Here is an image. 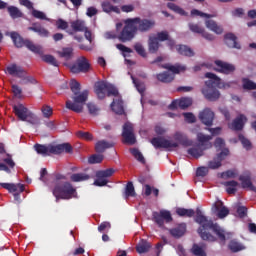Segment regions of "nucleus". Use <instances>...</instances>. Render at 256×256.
I'll list each match as a JSON object with an SVG mask.
<instances>
[{
	"instance_id": "nucleus-1",
	"label": "nucleus",
	"mask_w": 256,
	"mask_h": 256,
	"mask_svg": "<svg viewBox=\"0 0 256 256\" xmlns=\"http://www.w3.org/2000/svg\"><path fill=\"white\" fill-rule=\"evenodd\" d=\"M195 223H198L199 228L197 233L200 235L203 241H208L209 243H215L217 237L221 243H225L227 238L225 237V230L219 226V224L214 223L213 220H208L201 209H196V216L194 218ZM212 231L217 237L211 234Z\"/></svg>"
},
{
	"instance_id": "nucleus-2",
	"label": "nucleus",
	"mask_w": 256,
	"mask_h": 256,
	"mask_svg": "<svg viewBox=\"0 0 256 256\" xmlns=\"http://www.w3.org/2000/svg\"><path fill=\"white\" fill-rule=\"evenodd\" d=\"M153 27H155L154 20L147 18L141 19L139 17L128 18L124 20V27L118 35V39L121 43L133 41L135 35H137V31L140 33H147L148 31H151Z\"/></svg>"
},
{
	"instance_id": "nucleus-3",
	"label": "nucleus",
	"mask_w": 256,
	"mask_h": 256,
	"mask_svg": "<svg viewBox=\"0 0 256 256\" xmlns=\"http://www.w3.org/2000/svg\"><path fill=\"white\" fill-rule=\"evenodd\" d=\"M206 80L204 87L201 89V93L204 99L207 101L215 102L221 99V92L219 89H230L231 85L235 82H222L221 78L217 74L212 72H207L205 74Z\"/></svg>"
},
{
	"instance_id": "nucleus-4",
	"label": "nucleus",
	"mask_w": 256,
	"mask_h": 256,
	"mask_svg": "<svg viewBox=\"0 0 256 256\" xmlns=\"http://www.w3.org/2000/svg\"><path fill=\"white\" fill-rule=\"evenodd\" d=\"M173 137L176 142L167 140L165 137L158 136L152 138L150 143L156 149H166L167 151L177 149L179 144L183 145V147H191V145H193V141L189 140L187 135H185L183 132H176Z\"/></svg>"
},
{
	"instance_id": "nucleus-5",
	"label": "nucleus",
	"mask_w": 256,
	"mask_h": 256,
	"mask_svg": "<svg viewBox=\"0 0 256 256\" xmlns=\"http://www.w3.org/2000/svg\"><path fill=\"white\" fill-rule=\"evenodd\" d=\"M65 180V175L56 174L53 180L54 188L52 193L56 199H73L77 190L73 185Z\"/></svg>"
},
{
	"instance_id": "nucleus-6",
	"label": "nucleus",
	"mask_w": 256,
	"mask_h": 256,
	"mask_svg": "<svg viewBox=\"0 0 256 256\" xmlns=\"http://www.w3.org/2000/svg\"><path fill=\"white\" fill-rule=\"evenodd\" d=\"M34 151L42 157H49L50 155H61V153H73V146L69 143L63 144H35Z\"/></svg>"
},
{
	"instance_id": "nucleus-7",
	"label": "nucleus",
	"mask_w": 256,
	"mask_h": 256,
	"mask_svg": "<svg viewBox=\"0 0 256 256\" xmlns=\"http://www.w3.org/2000/svg\"><path fill=\"white\" fill-rule=\"evenodd\" d=\"M212 139V136L199 132L197 134L198 144L187 150L188 155H191V157H194V159L203 157V155H205L204 152L207 151V149H211L213 147V143H211Z\"/></svg>"
},
{
	"instance_id": "nucleus-8",
	"label": "nucleus",
	"mask_w": 256,
	"mask_h": 256,
	"mask_svg": "<svg viewBox=\"0 0 256 256\" xmlns=\"http://www.w3.org/2000/svg\"><path fill=\"white\" fill-rule=\"evenodd\" d=\"M89 99V90H84L82 92H76L72 95V101H66V109L74 111V113H83V106L87 103Z\"/></svg>"
},
{
	"instance_id": "nucleus-9",
	"label": "nucleus",
	"mask_w": 256,
	"mask_h": 256,
	"mask_svg": "<svg viewBox=\"0 0 256 256\" xmlns=\"http://www.w3.org/2000/svg\"><path fill=\"white\" fill-rule=\"evenodd\" d=\"M10 37L17 49H21L22 47H27L29 51L35 53L36 55H43V48L40 45H36L33 41L29 39H23L21 35L17 32H11Z\"/></svg>"
},
{
	"instance_id": "nucleus-10",
	"label": "nucleus",
	"mask_w": 256,
	"mask_h": 256,
	"mask_svg": "<svg viewBox=\"0 0 256 256\" xmlns=\"http://www.w3.org/2000/svg\"><path fill=\"white\" fill-rule=\"evenodd\" d=\"M71 29L66 30V33L68 35H71L75 41H78V43H81L83 41V36L77 35V33H83L84 31H87V26L85 25V21L83 20H74L70 23Z\"/></svg>"
},
{
	"instance_id": "nucleus-11",
	"label": "nucleus",
	"mask_w": 256,
	"mask_h": 256,
	"mask_svg": "<svg viewBox=\"0 0 256 256\" xmlns=\"http://www.w3.org/2000/svg\"><path fill=\"white\" fill-rule=\"evenodd\" d=\"M13 113L19 119V121H27L28 123H32L35 120V114L29 111V108L25 107L23 104H18L13 106Z\"/></svg>"
},
{
	"instance_id": "nucleus-12",
	"label": "nucleus",
	"mask_w": 256,
	"mask_h": 256,
	"mask_svg": "<svg viewBox=\"0 0 256 256\" xmlns=\"http://www.w3.org/2000/svg\"><path fill=\"white\" fill-rule=\"evenodd\" d=\"M113 173H115V169L108 168L106 170H99L96 172V180L94 181V185L96 187H105L107 183H109V177H113Z\"/></svg>"
},
{
	"instance_id": "nucleus-13",
	"label": "nucleus",
	"mask_w": 256,
	"mask_h": 256,
	"mask_svg": "<svg viewBox=\"0 0 256 256\" xmlns=\"http://www.w3.org/2000/svg\"><path fill=\"white\" fill-rule=\"evenodd\" d=\"M122 137L124 139L123 143L126 145H135V143H137V138H135V132L132 123L126 122L123 125Z\"/></svg>"
},
{
	"instance_id": "nucleus-14",
	"label": "nucleus",
	"mask_w": 256,
	"mask_h": 256,
	"mask_svg": "<svg viewBox=\"0 0 256 256\" xmlns=\"http://www.w3.org/2000/svg\"><path fill=\"white\" fill-rule=\"evenodd\" d=\"M229 155V149L224 148L220 153H218L212 160L208 161V169L213 171L219 169L223 165V161L227 159Z\"/></svg>"
},
{
	"instance_id": "nucleus-15",
	"label": "nucleus",
	"mask_w": 256,
	"mask_h": 256,
	"mask_svg": "<svg viewBox=\"0 0 256 256\" xmlns=\"http://www.w3.org/2000/svg\"><path fill=\"white\" fill-rule=\"evenodd\" d=\"M0 187L6 189L9 193H14L15 201L21 203V194L25 191V185L23 184H14V183H0ZM19 191L20 193H17Z\"/></svg>"
},
{
	"instance_id": "nucleus-16",
	"label": "nucleus",
	"mask_w": 256,
	"mask_h": 256,
	"mask_svg": "<svg viewBox=\"0 0 256 256\" xmlns=\"http://www.w3.org/2000/svg\"><path fill=\"white\" fill-rule=\"evenodd\" d=\"M89 69H91V64L85 57L79 58L76 63L70 66L71 73H88Z\"/></svg>"
},
{
	"instance_id": "nucleus-17",
	"label": "nucleus",
	"mask_w": 256,
	"mask_h": 256,
	"mask_svg": "<svg viewBox=\"0 0 256 256\" xmlns=\"http://www.w3.org/2000/svg\"><path fill=\"white\" fill-rule=\"evenodd\" d=\"M214 64L216 65L214 67V71H216L217 73H222L223 75H231L233 73H235V65L229 63V62H225L222 60H216L214 62Z\"/></svg>"
},
{
	"instance_id": "nucleus-18",
	"label": "nucleus",
	"mask_w": 256,
	"mask_h": 256,
	"mask_svg": "<svg viewBox=\"0 0 256 256\" xmlns=\"http://www.w3.org/2000/svg\"><path fill=\"white\" fill-rule=\"evenodd\" d=\"M152 217L158 227H163L166 223H171L173 221V217L171 216V212L167 210H161L160 212H153Z\"/></svg>"
},
{
	"instance_id": "nucleus-19",
	"label": "nucleus",
	"mask_w": 256,
	"mask_h": 256,
	"mask_svg": "<svg viewBox=\"0 0 256 256\" xmlns=\"http://www.w3.org/2000/svg\"><path fill=\"white\" fill-rule=\"evenodd\" d=\"M212 213L218 217V219H225L229 215V208H227L223 201L218 200L212 205Z\"/></svg>"
},
{
	"instance_id": "nucleus-20",
	"label": "nucleus",
	"mask_w": 256,
	"mask_h": 256,
	"mask_svg": "<svg viewBox=\"0 0 256 256\" xmlns=\"http://www.w3.org/2000/svg\"><path fill=\"white\" fill-rule=\"evenodd\" d=\"M6 69H7V72L13 77H18L19 79H26L27 81H31V77H26L27 72H25L23 67L17 64H11Z\"/></svg>"
},
{
	"instance_id": "nucleus-21",
	"label": "nucleus",
	"mask_w": 256,
	"mask_h": 256,
	"mask_svg": "<svg viewBox=\"0 0 256 256\" xmlns=\"http://www.w3.org/2000/svg\"><path fill=\"white\" fill-rule=\"evenodd\" d=\"M199 119L203 125H206V127H211L213 125V121L215 120V112L210 108H205L199 113Z\"/></svg>"
},
{
	"instance_id": "nucleus-22",
	"label": "nucleus",
	"mask_w": 256,
	"mask_h": 256,
	"mask_svg": "<svg viewBox=\"0 0 256 256\" xmlns=\"http://www.w3.org/2000/svg\"><path fill=\"white\" fill-rule=\"evenodd\" d=\"M188 27L190 31H192V33H197L198 35H201L207 41H213L215 39V36L209 34V32H206L205 28L201 27L199 24L189 23Z\"/></svg>"
},
{
	"instance_id": "nucleus-23",
	"label": "nucleus",
	"mask_w": 256,
	"mask_h": 256,
	"mask_svg": "<svg viewBox=\"0 0 256 256\" xmlns=\"http://www.w3.org/2000/svg\"><path fill=\"white\" fill-rule=\"evenodd\" d=\"M20 5L23 7H26V9H32V15L35 17V19H40L41 21H47V16L36 9H33V2L30 0H18Z\"/></svg>"
},
{
	"instance_id": "nucleus-24",
	"label": "nucleus",
	"mask_w": 256,
	"mask_h": 256,
	"mask_svg": "<svg viewBox=\"0 0 256 256\" xmlns=\"http://www.w3.org/2000/svg\"><path fill=\"white\" fill-rule=\"evenodd\" d=\"M245 123H247V117L243 114H240L232 121L231 124L228 125V127L229 129H232V131H243Z\"/></svg>"
},
{
	"instance_id": "nucleus-25",
	"label": "nucleus",
	"mask_w": 256,
	"mask_h": 256,
	"mask_svg": "<svg viewBox=\"0 0 256 256\" xmlns=\"http://www.w3.org/2000/svg\"><path fill=\"white\" fill-rule=\"evenodd\" d=\"M193 105V100L191 98H181L180 100H173L172 103L169 105V109H187Z\"/></svg>"
},
{
	"instance_id": "nucleus-26",
	"label": "nucleus",
	"mask_w": 256,
	"mask_h": 256,
	"mask_svg": "<svg viewBox=\"0 0 256 256\" xmlns=\"http://www.w3.org/2000/svg\"><path fill=\"white\" fill-rule=\"evenodd\" d=\"M108 85H109V83H107L105 81H98L95 83L94 91H95L98 99H105Z\"/></svg>"
},
{
	"instance_id": "nucleus-27",
	"label": "nucleus",
	"mask_w": 256,
	"mask_h": 256,
	"mask_svg": "<svg viewBox=\"0 0 256 256\" xmlns=\"http://www.w3.org/2000/svg\"><path fill=\"white\" fill-rule=\"evenodd\" d=\"M111 109L116 115L125 114V108L123 106V99L121 97L115 98L111 103Z\"/></svg>"
},
{
	"instance_id": "nucleus-28",
	"label": "nucleus",
	"mask_w": 256,
	"mask_h": 256,
	"mask_svg": "<svg viewBox=\"0 0 256 256\" xmlns=\"http://www.w3.org/2000/svg\"><path fill=\"white\" fill-rule=\"evenodd\" d=\"M187 231V224L182 223L176 226L175 228H172L169 230L170 235L172 237H175V239H180V237H183Z\"/></svg>"
},
{
	"instance_id": "nucleus-29",
	"label": "nucleus",
	"mask_w": 256,
	"mask_h": 256,
	"mask_svg": "<svg viewBox=\"0 0 256 256\" xmlns=\"http://www.w3.org/2000/svg\"><path fill=\"white\" fill-rule=\"evenodd\" d=\"M224 41L227 45V47H230L231 49H241V45L237 43V36L233 33H228L224 36Z\"/></svg>"
},
{
	"instance_id": "nucleus-30",
	"label": "nucleus",
	"mask_w": 256,
	"mask_h": 256,
	"mask_svg": "<svg viewBox=\"0 0 256 256\" xmlns=\"http://www.w3.org/2000/svg\"><path fill=\"white\" fill-rule=\"evenodd\" d=\"M112 147H115V143L100 140L95 144V151L96 153H105L106 149H111Z\"/></svg>"
},
{
	"instance_id": "nucleus-31",
	"label": "nucleus",
	"mask_w": 256,
	"mask_h": 256,
	"mask_svg": "<svg viewBox=\"0 0 256 256\" xmlns=\"http://www.w3.org/2000/svg\"><path fill=\"white\" fill-rule=\"evenodd\" d=\"M4 163H0V171L11 174V169H15V161L12 157L4 158Z\"/></svg>"
},
{
	"instance_id": "nucleus-32",
	"label": "nucleus",
	"mask_w": 256,
	"mask_h": 256,
	"mask_svg": "<svg viewBox=\"0 0 256 256\" xmlns=\"http://www.w3.org/2000/svg\"><path fill=\"white\" fill-rule=\"evenodd\" d=\"M205 25L207 29L213 31L214 33H216V35H221V33H223V27L219 26L217 22L212 19H207L205 21Z\"/></svg>"
},
{
	"instance_id": "nucleus-33",
	"label": "nucleus",
	"mask_w": 256,
	"mask_h": 256,
	"mask_svg": "<svg viewBox=\"0 0 256 256\" xmlns=\"http://www.w3.org/2000/svg\"><path fill=\"white\" fill-rule=\"evenodd\" d=\"M222 185L226 187V193H228V195H235V193H237V187H239V182L231 180L222 183Z\"/></svg>"
},
{
	"instance_id": "nucleus-34",
	"label": "nucleus",
	"mask_w": 256,
	"mask_h": 256,
	"mask_svg": "<svg viewBox=\"0 0 256 256\" xmlns=\"http://www.w3.org/2000/svg\"><path fill=\"white\" fill-rule=\"evenodd\" d=\"M101 7L104 13H117V14L121 13V10L119 9V7L113 6V4H111V2L109 1L102 2Z\"/></svg>"
},
{
	"instance_id": "nucleus-35",
	"label": "nucleus",
	"mask_w": 256,
	"mask_h": 256,
	"mask_svg": "<svg viewBox=\"0 0 256 256\" xmlns=\"http://www.w3.org/2000/svg\"><path fill=\"white\" fill-rule=\"evenodd\" d=\"M177 52L179 55H183L184 57H193L195 52L187 45H178L176 46Z\"/></svg>"
},
{
	"instance_id": "nucleus-36",
	"label": "nucleus",
	"mask_w": 256,
	"mask_h": 256,
	"mask_svg": "<svg viewBox=\"0 0 256 256\" xmlns=\"http://www.w3.org/2000/svg\"><path fill=\"white\" fill-rule=\"evenodd\" d=\"M28 30L34 31V33H38L40 37H49V31L43 28L40 24H33V26L29 27Z\"/></svg>"
},
{
	"instance_id": "nucleus-37",
	"label": "nucleus",
	"mask_w": 256,
	"mask_h": 256,
	"mask_svg": "<svg viewBox=\"0 0 256 256\" xmlns=\"http://www.w3.org/2000/svg\"><path fill=\"white\" fill-rule=\"evenodd\" d=\"M156 79L161 83H171L175 79V75L169 72H162L156 75Z\"/></svg>"
},
{
	"instance_id": "nucleus-38",
	"label": "nucleus",
	"mask_w": 256,
	"mask_h": 256,
	"mask_svg": "<svg viewBox=\"0 0 256 256\" xmlns=\"http://www.w3.org/2000/svg\"><path fill=\"white\" fill-rule=\"evenodd\" d=\"M90 178H91V175L87 173H75V174H72L70 177L73 183H81L83 181H89Z\"/></svg>"
},
{
	"instance_id": "nucleus-39",
	"label": "nucleus",
	"mask_w": 256,
	"mask_h": 256,
	"mask_svg": "<svg viewBox=\"0 0 256 256\" xmlns=\"http://www.w3.org/2000/svg\"><path fill=\"white\" fill-rule=\"evenodd\" d=\"M151 249V243H149L147 240H141L139 244L136 246L137 253L143 254V253H149V250Z\"/></svg>"
},
{
	"instance_id": "nucleus-40",
	"label": "nucleus",
	"mask_w": 256,
	"mask_h": 256,
	"mask_svg": "<svg viewBox=\"0 0 256 256\" xmlns=\"http://www.w3.org/2000/svg\"><path fill=\"white\" fill-rule=\"evenodd\" d=\"M148 49L150 53H157L159 51V41L157 37L150 36L148 40Z\"/></svg>"
},
{
	"instance_id": "nucleus-41",
	"label": "nucleus",
	"mask_w": 256,
	"mask_h": 256,
	"mask_svg": "<svg viewBox=\"0 0 256 256\" xmlns=\"http://www.w3.org/2000/svg\"><path fill=\"white\" fill-rule=\"evenodd\" d=\"M162 69H168V71H171L174 74H179L181 71H185L187 69L185 66H181L179 64L171 65V64H163Z\"/></svg>"
},
{
	"instance_id": "nucleus-42",
	"label": "nucleus",
	"mask_w": 256,
	"mask_h": 256,
	"mask_svg": "<svg viewBox=\"0 0 256 256\" xmlns=\"http://www.w3.org/2000/svg\"><path fill=\"white\" fill-rule=\"evenodd\" d=\"M124 196L126 199H129V197H137V193L135 192V186L133 185V182H128L125 187Z\"/></svg>"
},
{
	"instance_id": "nucleus-43",
	"label": "nucleus",
	"mask_w": 256,
	"mask_h": 256,
	"mask_svg": "<svg viewBox=\"0 0 256 256\" xmlns=\"http://www.w3.org/2000/svg\"><path fill=\"white\" fill-rule=\"evenodd\" d=\"M58 55L59 57H62V59L69 61V59H73V48L72 47L63 48L62 51L58 52Z\"/></svg>"
},
{
	"instance_id": "nucleus-44",
	"label": "nucleus",
	"mask_w": 256,
	"mask_h": 256,
	"mask_svg": "<svg viewBox=\"0 0 256 256\" xmlns=\"http://www.w3.org/2000/svg\"><path fill=\"white\" fill-rule=\"evenodd\" d=\"M176 213L179 217H195V210L193 209L177 208Z\"/></svg>"
},
{
	"instance_id": "nucleus-45",
	"label": "nucleus",
	"mask_w": 256,
	"mask_h": 256,
	"mask_svg": "<svg viewBox=\"0 0 256 256\" xmlns=\"http://www.w3.org/2000/svg\"><path fill=\"white\" fill-rule=\"evenodd\" d=\"M168 9L171 11H174V13H177L178 15H182V17H187V12L183 10V8L179 7L177 4L169 2L167 3Z\"/></svg>"
},
{
	"instance_id": "nucleus-46",
	"label": "nucleus",
	"mask_w": 256,
	"mask_h": 256,
	"mask_svg": "<svg viewBox=\"0 0 256 256\" xmlns=\"http://www.w3.org/2000/svg\"><path fill=\"white\" fill-rule=\"evenodd\" d=\"M8 13L12 19H19V17H23V12L19 10L16 6L7 7Z\"/></svg>"
},
{
	"instance_id": "nucleus-47",
	"label": "nucleus",
	"mask_w": 256,
	"mask_h": 256,
	"mask_svg": "<svg viewBox=\"0 0 256 256\" xmlns=\"http://www.w3.org/2000/svg\"><path fill=\"white\" fill-rule=\"evenodd\" d=\"M242 87L247 91H255L256 90V83L250 80L249 78L242 79Z\"/></svg>"
},
{
	"instance_id": "nucleus-48",
	"label": "nucleus",
	"mask_w": 256,
	"mask_h": 256,
	"mask_svg": "<svg viewBox=\"0 0 256 256\" xmlns=\"http://www.w3.org/2000/svg\"><path fill=\"white\" fill-rule=\"evenodd\" d=\"M130 153H131V155H133L134 158H136V160L139 163H142V165H145V163H146L145 157L143 156V153H141V151H139L138 148L130 149Z\"/></svg>"
},
{
	"instance_id": "nucleus-49",
	"label": "nucleus",
	"mask_w": 256,
	"mask_h": 256,
	"mask_svg": "<svg viewBox=\"0 0 256 256\" xmlns=\"http://www.w3.org/2000/svg\"><path fill=\"white\" fill-rule=\"evenodd\" d=\"M228 247L230 251H232V253H238V251H243V249H245V246H243V244L235 240L230 241Z\"/></svg>"
},
{
	"instance_id": "nucleus-50",
	"label": "nucleus",
	"mask_w": 256,
	"mask_h": 256,
	"mask_svg": "<svg viewBox=\"0 0 256 256\" xmlns=\"http://www.w3.org/2000/svg\"><path fill=\"white\" fill-rule=\"evenodd\" d=\"M42 61H44V63H48L49 65H53V67H59V62L56 58H54L53 55H43Z\"/></svg>"
},
{
	"instance_id": "nucleus-51",
	"label": "nucleus",
	"mask_w": 256,
	"mask_h": 256,
	"mask_svg": "<svg viewBox=\"0 0 256 256\" xmlns=\"http://www.w3.org/2000/svg\"><path fill=\"white\" fill-rule=\"evenodd\" d=\"M239 181H241L242 188L243 189H249L250 187H253V183L251 182V177L249 176H239Z\"/></svg>"
},
{
	"instance_id": "nucleus-52",
	"label": "nucleus",
	"mask_w": 256,
	"mask_h": 256,
	"mask_svg": "<svg viewBox=\"0 0 256 256\" xmlns=\"http://www.w3.org/2000/svg\"><path fill=\"white\" fill-rule=\"evenodd\" d=\"M106 93L108 97H116V99L118 97H121L119 96V90L116 87H114L113 84H110V83H108V88L106 90Z\"/></svg>"
},
{
	"instance_id": "nucleus-53",
	"label": "nucleus",
	"mask_w": 256,
	"mask_h": 256,
	"mask_svg": "<svg viewBox=\"0 0 256 256\" xmlns=\"http://www.w3.org/2000/svg\"><path fill=\"white\" fill-rule=\"evenodd\" d=\"M103 159H104L103 154H94L88 158V163H90V165H95L97 163H102Z\"/></svg>"
},
{
	"instance_id": "nucleus-54",
	"label": "nucleus",
	"mask_w": 256,
	"mask_h": 256,
	"mask_svg": "<svg viewBox=\"0 0 256 256\" xmlns=\"http://www.w3.org/2000/svg\"><path fill=\"white\" fill-rule=\"evenodd\" d=\"M238 139H239L240 143H242L244 149H246L247 151L251 150L252 145H251V141H249V139L245 138L243 134H239Z\"/></svg>"
},
{
	"instance_id": "nucleus-55",
	"label": "nucleus",
	"mask_w": 256,
	"mask_h": 256,
	"mask_svg": "<svg viewBox=\"0 0 256 256\" xmlns=\"http://www.w3.org/2000/svg\"><path fill=\"white\" fill-rule=\"evenodd\" d=\"M192 253L195 256H207V253H205V250H203V248L197 244H194L192 246Z\"/></svg>"
},
{
	"instance_id": "nucleus-56",
	"label": "nucleus",
	"mask_w": 256,
	"mask_h": 256,
	"mask_svg": "<svg viewBox=\"0 0 256 256\" xmlns=\"http://www.w3.org/2000/svg\"><path fill=\"white\" fill-rule=\"evenodd\" d=\"M70 89H71L73 95L75 93H79V92H81V84L77 80H71L70 81Z\"/></svg>"
},
{
	"instance_id": "nucleus-57",
	"label": "nucleus",
	"mask_w": 256,
	"mask_h": 256,
	"mask_svg": "<svg viewBox=\"0 0 256 256\" xmlns=\"http://www.w3.org/2000/svg\"><path fill=\"white\" fill-rule=\"evenodd\" d=\"M76 135L79 137V139H85V141H93V134L89 132L78 131Z\"/></svg>"
},
{
	"instance_id": "nucleus-58",
	"label": "nucleus",
	"mask_w": 256,
	"mask_h": 256,
	"mask_svg": "<svg viewBox=\"0 0 256 256\" xmlns=\"http://www.w3.org/2000/svg\"><path fill=\"white\" fill-rule=\"evenodd\" d=\"M131 79L133 81V84L135 85L137 91L139 92L140 95H143V93H145V85L138 82L137 79H135L133 77V75H131Z\"/></svg>"
},
{
	"instance_id": "nucleus-59",
	"label": "nucleus",
	"mask_w": 256,
	"mask_h": 256,
	"mask_svg": "<svg viewBox=\"0 0 256 256\" xmlns=\"http://www.w3.org/2000/svg\"><path fill=\"white\" fill-rule=\"evenodd\" d=\"M209 174V167L201 166L196 170V177H207Z\"/></svg>"
},
{
	"instance_id": "nucleus-60",
	"label": "nucleus",
	"mask_w": 256,
	"mask_h": 256,
	"mask_svg": "<svg viewBox=\"0 0 256 256\" xmlns=\"http://www.w3.org/2000/svg\"><path fill=\"white\" fill-rule=\"evenodd\" d=\"M41 111H42L43 117H45V119H49V117H51V115H53V108H51V106L44 105L41 108Z\"/></svg>"
},
{
	"instance_id": "nucleus-61",
	"label": "nucleus",
	"mask_w": 256,
	"mask_h": 256,
	"mask_svg": "<svg viewBox=\"0 0 256 256\" xmlns=\"http://www.w3.org/2000/svg\"><path fill=\"white\" fill-rule=\"evenodd\" d=\"M134 49H135L136 53H138V55H140V57H147L145 48L143 47V45L141 43H136L134 45Z\"/></svg>"
},
{
	"instance_id": "nucleus-62",
	"label": "nucleus",
	"mask_w": 256,
	"mask_h": 256,
	"mask_svg": "<svg viewBox=\"0 0 256 256\" xmlns=\"http://www.w3.org/2000/svg\"><path fill=\"white\" fill-rule=\"evenodd\" d=\"M56 27H57V29L65 31V30L69 29V23H67V21H65L63 19H58L56 21Z\"/></svg>"
},
{
	"instance_id": "nucleus-63",
	"label": "nucleus",
	"mask_w": 256,
	"mask_h": 256,
	"mask_svg": "<svg viewBox=\"0 0 256 256\" xmlns=\"http://www.w3.org/2000/svg\"><path fill=\"white\" fill-rule=\"evenodd\" d=\"M88 107V111L90 113V115H99V107H97V105H95L94 103L89 102L87 104Z\"/></svg>"
},
{
	"instance_id": "nucleus-64",
	"label": "nucleus",
	"mask_w": 256,
	"mask_h": 256,
	"mask_svg": "<svg viewBox=\"0 0 256 256\" xmlns=\"http://www.w3.org/2000/svg\"><path fill=\"white\" fill-rule=\"evenodd\" d=\"M214 147L216 149H223V147H225V140L220 137L216 138L214 142Z\"/></svg>"
}]
</instances>
